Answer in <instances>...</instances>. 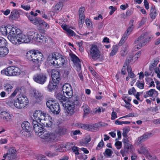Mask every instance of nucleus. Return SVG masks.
<instances>
[{
    "label": "nucleus",
    "instance_id": "1",
    "mask_svg": "<svg viewBox=\"0 0 160 160\" xmlns=\"http://www.w3.org/2000/svg\"><path fill=\"white\" fill-rule=\"evenodd\" d=\"M69 99L66 107L67 112L68 114L72 115L79 110L82 102L80 97L77 95H72Z\"/></svg>",
    "mask_w": 160,
    "mask_h": 160
},
{
    "label": "nucleus",
    "instance_id": "2",
    "mask_svg": "<svg viewBox=\"0 0 160 160\" xmlns=\"http://www.w3.org/2000/svg\"><path fill=\"white\" fill-rule=\"evenodd\" d=\"M50 63L53 66H58L59 68L65 64L67 62L66 58L58 52H55L50 54L48 58Z\"/></svg>",
    "mask_w": 160,
    "mask_h": 160
},
{
    "label": "nucleus",
    "instance_id": "3",
    "mask_svg": "<svg viewBox=\"0 0 160 160\" xmlns=\"http://www.w3.org/2000/svg\"><path fill=\"white\" fill-rule=\"evenodd\" d=\"M26 56L29 60L35 63V65L38 69L43 59L42 54L38 50H32L28 51Z\"/></svg>",
    "mask_w": 160,
    "mask_h": 160
},
{
    "label": "nucleus",
    "instance_id": "4",
    "mask_svg": "<svg viewBox=\"0 0 160 160\" xmlns=\"http://www.w3.org/2000/svg\"><path fill=\"white\" fill-rule=\"evenodd\" d=\"M46 105L50 111L54 115H57L60 113V106L55 99H49L46 102Z\"/></svg>",
    "mask_w": 160,
    "mask_h": 160
},
{
    "label": "nucleus",
    "instance_id": "5",
    "mask_svg": "<svg viewBox=\"0 0 160 160\" xmlns=\"http://www.w3.org/2000/svg\"><path fill=\"white\" fill-rule=\"evenodd\" d=\"M39 137L42 139V142L45 144H52L55 142L57 141L54 133L48 132L46 131L39 135Z\"/></svg>",
    "mask_w": 160,
    "mask_h": 160
},
{
    "label": "nucleus",
    "instance_id": "6",
    "mask_svg": "<svg viewBox=\"0 0 160 160\" xmlns=\"http://www.w3.org/2000/svg\"><path fill=\"white\" fill-rule=\"evenodd\" d=\"M88 54L89 58L94 61L99 59L101 57V52L98 47L96 45H91Z\"/></svg>",
    "mask_w": 160,
    "mask_h": 160
},
{
    "label": "nucleus",
    "instance_id": "7",
    "mask_svg": "<svg viewBox=\"0 0 160 160\" xmlns=\"http://www.w3.org/2000/svg\"><path fill=\"white\" fill-rule=\"evenodd\" d=\"M1 72L2 74L12 76H18L21 74L22 71L18 68L12 66L8 67L6 69L2 70Z\"/></svg>",
    "mask_w": 160,
    "mask_h": 160
},
{
    "label": "nucleus",
    "instance_id": "8",
    "mask_svg": "<svg viewBox=\"0 0 160 160\" xmlns=\"http://www.w3.org/2000/svg\"><path fill=\"white\" fill-rule=\"evenodd\" d=\"M145 36L144 34H142L134 41L135 44H137L134 46L135 50H138L140 49L142 46H145L150 41L151 38L148 37L145 38Z\"/></svg>",
    "mask_w": 160,
    "mask_h": 160
},
{
    "label": "nucleus",
    "instance_id": "9",
    "mask_svg": "<svg viewBox=\"0 0 160 160\" xmlns=\"http://www.w3.org/2000/svg\"><path fill=\"white\" fill-rule=\"evenodd\" d=\"M17 103L16 107L18 109H22L25 107L28 103L27 97L25 95L18 94L17 96Z\"/></svg>",
    "mask_w": 160,
    "mask_h": 160
},
{
    "label": "nucleus",
    "instance_id": "10",
    "mask_svg": "<svg viewBox=\"0 0 160 160\" xmlns=\"http://www.w3.org/2000/svg\"><path fill=\"white\" fill-rule=\"evenodd\" d=\"M33 128L34 131L36 134L39 137V135L42 134L44 132V128L42 123H40L36 120H33L32 121Z\"/></svg>",
    "mask_w": 160,
    "mask_h": 160
},
{
    "label": "nucleus",
    "instance_id": "11",
    "mask_svg": "<svg viewBox=\"0 0 160 160\" xmlns=\"http://www.w3.org/2000/svg\"><path fill=\"white\" fill-rule=\"evenodd\" d=\"M63 93L66 94L67 98H69L73 95V90L71 85L68 83L64 84L62 87Z\"/></svg>",
    "mask_w": 160,
    "mask_h": 160
},
{
    "label": "nucleus",
    "instance_id": "12",
    "mask_svg": "<svg viewBox=\"0 0 160 160\" xmlns=\"http://www.w3.org/2000/svg\"><path fill=\"white\" fill-rule=\"evenodd\" d=\"M18 37L20 44L29 42L32 39H33V36L32 35H25L22 33H18Z\"/></svg>",
    "mask_w": 160,
    "mask_h": 160
},
{
    "label": "nucleus",
    "instance_id": "13",
    "mask_svg": "<svg viewBox=\"0 0 160 160\" xmlns=\"http://www.w3.org/2000/svg\"><path fill=\"white\" fill-rule=\"evenodd\" d=\"M33 78L34 81L37 83L43 84L46 82L47 77L46 74L41 73L34 76Z\"/></svg>",
    "mask_w": 160,
    "mask_h": 160
},
{
    "label": "nucleus",
    "instance_id": "14",
    "mask_svg": "<svg viewBox=\"0 0 160 160\" xmlns=\"http://www.w3.org/2000/svg\"><path fill=\"white\" fill-rule=\"evenodd\" d=\"M158 92L154 89H151L148 91L146 92L143 97L146 98L148 97H151L153 98L152 99L150 98L153 101L155 100V98L158 97Z\"/></svg>",
    "mask_w": 160,
    "mask_h": 160
},
{
    "label": "nucleus",
    "instance_id": "15",
    "mask_svg": "<svg viewBox=\"0 0 160 160\" xmlns=\"http://www.w3.org/2000/svg\"><path fill=\"white\" fill-rule=\"evenodd\" d=\"M56 98L62 102L64 107L65 106L66 107L67 104L66 102L67 101V96L64 95L63 93H58L57 94Z\"/></svg>",
    "mask_w": 160,
    "mask_h": 160
},
{
    "label": "nucleus",
    "instance_id": "16",
    "mask_svg": "<svg viewBox=\"0 0 160 160\" xmlns=\"http://www.w3.org/2000/svg\"><path fill=\"white\" fill-rule=\"evenodd\" d=\"M51 75L52 81L56 83H59L61 79V75L59 72L57 71H54L52 72Z\"/></svg>",
    "mask_w": 160,
    "mask_h": 160
},
{
    "label": "nucleus",
    "instance_id": "17",
    "mask_svg": "<svg viewBox=\"0 0 160 160\" xmlns=\"http://www.w3.org/2000/svg\"><path fill=\"white\" fill-rule=\"evenodd\" d=\"M8 159L11 160L16 158V150L14 148H10L8 151Z\"/></svg>",
    "mask_w": 160,
    "mask_h": 160
},
{
    "label": "nucleus",
    "instance_id": "18",
    "mask_svg": "<svg viewBox=\"0 0 160 160\" xmlns=\"http://www.w3.org/2000/svg\"><path fill=\"white\" fill-rule=\"evenodd\" d=\"M32 39H34L37 42L42 43H45L48 41L46 37L41 34H37L35 38H33Z\"/></svg>",
    "mask_w": 160,
    "mask_h": 160
},
{
    "label": "nucleus",
    "instance_id": "19",
    "mask_svg": "<svg viewBox=\"0 0 160 160\" xmlns=\"http://www.w3.org/2000/svg\"><path fill=\"white\" fill-rule=\"evenodd\" d=\"M132 145L130 143L124 144L123 149H121L120 152L122 157H124L125 155V153H127L129 149L132 148Z\"/></svg>",
    "mask_w": 160,
    "mask_h": 160
},
{
    "label": "nucleus",
    "instance_id": "20",
    "mask_svg": "<svg viewBox=\"0 0 160 160\" xmlns=\"http://www.w3.org/2000/svg\"><path fill=\"white\" fill-rule=\"evenodd\" d=\"M22 127L25 132H28L30 133L32 130V127L30 123L28 121H24L21 125Z\"/></svg>",
    "mask_w": 160,
    "mask_h": 160
},
{
    "label": "nucleus",
    "instance_id": "21",
    "mask_svg": "<svg viewBox=\"0 0 160 160\" xmlns=\"http://www.w3.org/2000/svg\"><path fill=\"white\" fill-rule=\"evenodd\" d=\"M17 33H15L13 34V35L12 36H10L8 39L13 44L18 45L20 44V42H19L18 40V32Z\"/></svg>",
    "mask_w": 160,
    "mask_h": 160
},
{
    "label": "nucleus",
    "instance_id": "22",
    "mask_svg": "<svg viewBox=\"0 0 160 160\" xmlns=\"http://www.w3.org/2000/svg\"><path fill=\"white\" fill-rule=\"evenodd\" d=\"M6 32V35H8V39L9 38V36H12V35H13V34L15 33H17V32H20V29H16L14 28H9L8 27Z\"/></svg>",
    "mask_w": 160,
    "mask_h": 160
},
{
    "label": "nucleus",
    "instance_id": "23",
    "mask_svg": "<svg viewBox=\"0 0 160 160\" xmlns=\"http://www.w3.org/2000/svg\"><path fill=\"white\" fill-rule=\"evenodd\" d=\"M48 118L45 120H42V124L43 127H50L52 125V118L51 117L48 116Z\"/></svg>",
    "mask_w": 160,
    "mask_h": 160
},
{
    "label": "nucleus",
    "instance_id": "24",
    "mask_svg": "<svg viewBox=\"0 0 160 160\" xmlns=\"http://www.w3.org/2000/svg\"><path fill=\"white\" fill-rule=\"evenodd\" d=\"M152 133L146 132L143 135L138 138L137 142L138 144H140L141 142L144 141L145 140L148 139L151 136Z\"/></svg>",
    "mask_w": 160,
    "mask_h": 160
},
{
    "label": "nucleus",
    "instance_id": "25",
    "mask_svg": "<svg viewBox=\"0 0 160 160\" xmlns=\"http://www.w3.org/2000/svg\"><path fill=\"white\" fill-rule=\"evenodd\" d=\"M56 133L59 135H64L66 134L68 132L67 129L62 127H59L56 130Z\"/></svg>",
    "mask_w": 160,
    "mask_h": 160
},
{
    "label": "nucleus",
    "instance_id": "26",
    "mask_svg": "<svg viewBox=\"0 0 160 160\" xmlns=\"http://www.w3.org/2000/svg\"><path fill=\"white\" fill-rule=\"evenodd\" d=\"M58 83L53 82L52 80L50 81L47 87L48 90L49 92H52L57 88V85Z\"/></svg>",
    "mask_w": 160,
    "mask_h": 160
},
{
    "label": "nucleus",
    "instance_id": "27",
    "mask_svg": "<svg viewBox=\"0 0 160 160\" xmlns=\"http://www.w3.org/2000/svg\"><path fill=\"white\" fill-rule=\"evenodd\" d=\"M19 17V13L16 9L13 10L11 12L9 16V19L11 20L16 19Z\"/></svg>",
    "mask_w": 160,
    "mask_h": 160
},
{
    "label": "nucleus",
    "instance_id": "28",
    "mask_svg": "<svg viewBox=\"0 0 160 160\" xmlns=\"http://www.w3.org/2000/svg\"><path fill=\"white\" fill-rule=\"evenodd\" d=\"M9 52V50L5 46L0 47V57H3L6 56Z\"/></svg>",
    "mask_w": 160,
    "mask_h": 160
},
{
    "label": "nucleus",
    "instance_id": "29",
    "mask_svg": "<svg viewBox=\"0 0 160 160\" xmlns=\"http://www.w3.org/2000/svg\"><path fill=\"white\" fill-rule=\"evenodd\" d=\"M34 97L37 102H39L42 99L43 95L38 91H35L34 92Z\"/></svg>",
    "mask_w": 160,
    "mask_h": 160
},
{
    "label": "nucleus",
    "instance_id": "30",
    "mask_svg": "<svg viewBox=\"0 0 160 160\" xmlns=\"http://www.w3.org/2000/svg\"><path fill=\"white\" fill-rule=\"evenodd\" d=\"M0 115L3 116V119L7 121H9L11 119L12 116L11 115L5 111L2 112L0 113Z\"/></svg>",
    "mask_w": 160,
    "mask_h": 160
},
{
    "label": "nucleus",
    "instance_id": "31",
    "mask_svg": "<svg viewBox=\"0 0 160 160\" xmlns=\"http://www.w3.org/2000/svg\"><path fill=\"white\" fill-rule=\"evenodd\" d=\"M43 112L40 110H37L33 113V117L36 120H38Z\"/></svg>",
    "mask_w": 160,
    "mask_h": 160
},
{
    "label": "nucleus",
    "instance_id": "32",
    "mask_svg": "<svg viewBox=\"0 0 160 160\" xmlns=\"http://www.w3.org/2000/svg\"><path fill=\"white\" fill-rule=\"evenodd\" d=\"M86 128L85 130L91 131H97L98 130V127L92 126L91 125L86 124Z\"/></svg>",
    "mask_w": 160,
    "mask_h": 160
},
{
    "label": "nucleus",
    "instance_id": "33",
    "mask_svg": "<svg viewBox=\"0 0 160 160\" xmlns=\"http://www.w3.org/2000/svg\"><path fill=\"white\" fill-rule=\"evenodd\" d=\"M71 58L72 61H73L75 65L81 64L80 59L78 58L75 54H72L71 56Z\"/></svg>",
    "mask_w": 160,
    "mask_h": 160
},
{
    "label": "nucleus",
    "instance_id": "34",
    "mask_svg": "<svg viewBox=\"0 0 160 160\" xmlns=\"http://www.w3.org/2000/svg\"><path fill=\"white\" fill-rule=\"evenodd\" d=\"M52 146H54L55 151L59 152H61L63 148H67V146H64L62 144H59L57 145H51L50 147Z\"/></svg>",
    "mask_w": 160,
    "mask_h": 160
},
{
    "label": "nucleus",
    "instance_id": "35",
    "mask_svg": "<svg viewBox=\"0 0 160 160\" xmlns=\"http://www.w3.org/2000/svg\"><path fill=\"white\" fill-rule=\"evenodd\" d=\"M63 6V4L62 2H59L55 5L54 10L57 12L62 10Z\"/></svg>",
    "mask_w": 160,
    "mask_h": 160
},
{
    "label": "nucleus",
    "instance_id": "36",
    "mask_svg": "<svg viewBox=\"0 0 160 160\" xmlns=\"http://www.w3.org/2000/svg\"><path fill=\"white\" fill-rule=\"evenodd\" d=\"M8 103L11 104V105L13 104L16 107V103H17V98L15 99V98L10 96L8 98Z\"/></svg>",
    "mask_w": 160,
    "mask_h": 160
},
{
    "label": "nucleus",
    "instance_id": "37",
    "mask_svg": "<svg viewBox=\"0 0 160 160\" xmlns=\"http://www.w3.org/2000/svg\"><path fill=\"white\" fill-rule=\"evenodd\" d=\"M16 89H17L18 93H20L19 94L24 95L23 94L26 92L25 88L23 87H17Z\"/></svg>",
    "mask_w": 160,
    "mask_h": 160
},
{
    "label": "nucleus",
    "instance_id": "38",
    "mask_svg": "<svg viewBox=\"0 0 160 160\" xmlns=\"http://www.w3.org/2000/svg\"><path fill=\"white\" fill-rule=\"evenodd\" d=\"M118 47L117 45H114L112 48V50L110 53V56H113L115 55L118 51Z\"/></svg>",
    "mask_w": 160,
    "mask_h": 160
},
{
    "label": "nucleus",
    "instance_id": "39",
    "mask_svg": "<svg viewBox=\"0 0 160 160\" xmlns=\"http://www.w3.org/2000/svg\"><path fill=\"white\" fill-rule=\"evenodd\" d=\"M13 88V87L10 84L7 83L5 84L4 86V90L7 92H10Z\"/></svg>",
    "mask_w": 160,
    "mask_h": 160
},
{
    "label": "nucleus",
    "instance_id": "40",
    "mask_svg": "<svg viewBox=\"0 0 160 160\" xmlns=\"http://www.w3.org/2000/svg\"><path fill=\"white\" fill-rule=\"evenodd\" d=\"M8 27L4 25H2L0 28V31L4 35H6V31Z\"/></svg>",
    "mask_w": 160,
    "mask_h": 160
},
{
    "label": "nucleus",
    "instance_id": "41",
    "mask_svg": "<svg viewBox=\"0 0 160 160\" xmlns=\"http://www.w3.org/2000/svg\"><path fill=\"white\" fill-rule=\"evenodd\" d=\"M132 56H130L128 57L126 59L125 62H124L123 67H126L127 66H128L131 60H132Z\"/></svg>",
    "mask_w": 160,
    "mask_h": 160
},
{
    "label": "nucleus",
    "instance_id": "42",
    "mask_svg": "<svg viewBox=\"0 0 160 160\" xmlns=\"http://www.w3.org/2000/svg\"><path fill=\"white\" fill-rule=\"evenodd\" d=\"M157 14L156 10L150 11L149 15L150 18L152 19L153 20L155 18Z\"/></svg>",
    "mask_w": 160,
    "mask_h": 160
},
{
    "label": "nucleus",
    "instance_id": "43",
    "mask_svg": "<svg viewBox=\"0 0 160 160\" xmlns=\"http://www.w3.org/2000/svg\"><path fill=\"white\" fill-rule=\"evenodd\" d=\"M7 44V41L4 38L2 37H0V47L5 46Z\"/></svg>",
    "mask_w": 160,
    "mask_h": 160
},
{
    "label": "nucleus",
    "instance_id": "44",
    "mask_svg": "<svg viewBox=\"0 0 160 160\" xmlns=\"http://www.w3.org/2000/svg\"><path fill=\"white\" fill-rule=\"evenodd\" d=\"M129 127H127L123 129L122 136L124 137H128L127 134L129 131Z\"/></svg>",
    "mask_w": 160,
    "mask_h": 160
},
{
    "label": "nucleus",
    "instance_id": "45",
    "mask_svg": "<svg viewBox=\"0 0 160 160\" xmlns=\"http://www.w3.org/2000/svg\"><path fill=\"white\" fill-rule=\"evenodd\" d=\"M41 21V20L40 18L35 17L31 22L35 25H36L38 24H40Z\"/></svg>",
    "mask_w": 160,
    "mask_h": 160
},
{
    "label": "nucleus",
    "instance_id": "46",
    "mask_svg": "<svg viewBox=\"0 0 160 160\" xmlns=\"http://www.w3.org/2000/svg\"><path fill=\"white\" fill-rule=\"evenodd\" d=\"M85 10V8L84 7H82L79 8L78 11L79 17L85 16L84 13Z\"/></svg>",
    "mask_w": 160,
    "mask_h": 160
},
{
    "label": "nucleus",
    "instance_id": "47",
    "mask_svg": "<svg viewBox=\"0 0 160 160\" xmlns=\"http://www.w3.org/2000/svg\"><path fill=\"white\" fill-rule=\"evenodd\" d=\"M40 25H42L43 27L45 29H48L49 27V25L48 24L45 22L43 20H41V21L40 22Z\"/></svg>",
    "mask_w": 160,
    "mask_h": 160
},
{
    "label": "nucleus",
    "instance_id": "48",
    "mask_svg": "<svg viewBox=\"0 0 160 160\" xmlns=\"http://www.w3.org/2000/svg\"><path fill=\"white\" fill-rule=\"evenodd\" d=\"M122 142H121L117 141L115 143V145L117 149H120L122 147Z\"/></svg>",
    "mask_w": 160,
    "mask_h": 160
},
{
    "label": "nucleus",
    "instance_id": "49",
    "mask_svg": "<svg viewBox=\"0 0 160 160\" xmlns=\"http://www.w3.org/2000/svg\"><path fill=\"white\" fill-rule=\"evenodd\" d=\"M159 58H157L153 59V62L151 63V64L152 66H154L155 67H156L159 61Z\"/></svg>",
    "mask_w": 160,
    "mask_h": 160
},
{
    "label": "nucleus",
    "instance_id": "50",
    "mask_svg": "<svg viewBox=\"0 0 160 160\" xmlns=\"http://www.w3.org/2000/svg\"><path fill=\"white\" fill-rule=\"evenodd\" d=\"M134 28V26L133 24L131 25L128 28L125 32L128 33V35H129Z\"/></svg>",
    "mask_w": 160,
    "mask_h": 160
},
{
    "label": "nucleus",
    "instance_id": "51",
    "mask_svg": "<svg viewBox=\"0 0 160 160\" xmlns=\"http://www.w3.org/2000/svg\"><path fill=\"white\" fill-rule=\"evenodd\" d=\"M84 105H83L82 107V108H83V110L85 114H88L90 112V110L89 109V108L88 106H86L84 108Z\"/></svg>",
    "mask_w": 160,
    "mask_h": 160
},
{
    "label": "nucleus",
    "instance_id": "52",
    "mask_svg": "<svg viewBox=\"0 0 160 160\" xmlns=\"http://www.w3.org/2000/svg\"><path fill=\"white\" fill-rule=\"evenodd\" d=\"M136 84L137 87L140 89H142L144 88V84L143 83H140L139 81H138Z\"/></svg>",
    "mask_w": 160,
    "mask_h": 160
},
{
    "label": "nucleus",
    "instance_id": "53",
    "mask_svg": "<svg viewBox=\"0 0 160 160\" xmlns=\"http://www.w3.org/2000/svg\"><path fill=\"white\" fill-rule=\"evenodd\" d=\"M104 145L103 141L102 140L98 144L97 147L96 148V149L99 150L100 148H102Z\"/></svg>",
    "mask_w": 160,
    "mask_h": 160
},
{
    "label": "nucleus",
    "instance_id": "54",
    "mask_svg": "<svg viewBox=\"0 0 160 160\" xmlns=\"http://www.w3.org/2000/svg\"><path fill=\"white\" fill-rule=\"evenodd\" d=\"M85 16L79 17V25H82L84 22Z\"/></svg>",
    "mask_w": 160,
    "mask_h": 160
},
{
    "label": "nucleus",
    "instance_id": "55",
    "mask_svg": "<svg viewBox=\"0 0 160 160\" xmlns=\"http://www.w3.org/2000/svg\"><path fill=\"white\" fill-rule=\"evenodd\" d=\"M71 71V68L69 67L68 68V69L65 70L64 72V75L65 77L67 78L68 77V75L69 74L70 71Z\"/></svg>",
    "mask_w": 160,
    "mask_h": 160
},
{
    "label": "nucleus",
    "instance_id": "56",
    "mask_svg": "<svg viewBox=\"0 0 160 160\" xmlns=\"http://www.w3.org/2000/svg\"><path fill=\"white\" fill-rule=\"evenodd\" d=\"M45 114L43 112L41 117L38 120L39 121V122L42 124V120H45V119H47L48 117L45 116Z\"/></svg>",
    "mask_w": 160,
    "mask_h": 160
},
{
    "label": "nucleus",
    "instance_id": "57",
    "mask_svg": "<svg viewBox=\"0 0 160 160\" xmlns=\"http://www.w3.org/2000/svg\"><path fill=\"white\" fill-rule=\"evenodd\" d=\"M85 22L88 27H90L92 26V22L89 19L87 18L86 19Z\"/></svg>",
    "mask_w": 160,
    "mask_h": 160
},
{
    "label": "nucleus",
    "instance_id": "58",
    "mask_svg": "<svg viewBox=\"0 0 160 160\" xmlns=\"http://www.w3.org/2000/svg\"><path fill=\"white\" fill-rule=\"evenodd\" d=\"M148 152V151L146 148L143 147H142L141 148L140 153H147Z\"/></svg>",
    "mask_w": 160,
    "mask_h": 160
},
{
    "label": "nucleus",
    "instance_id": "59",
    "mask_svg": "<svg viewBox=\"0 0 160 160\" xmlns=\"http://www.w3.org/2000/svg\"><path fill=\"white\" fill-rule=\"evenodd\" d=\"M75 66L76 68V70L78 72V73L82 72L81 64L75 65Z\"/></svg>",
    "mask_w": 160,
    "mask_h": 160
},
{
    "label": "nucleus",
    "instance_id": "60",
    "mask_svg": "<svg viewBox=\"0 0 160 160\" xmlns=\"http://www.w3.org/2000/svg\"><path fill=\"white\" fill-rule=\"evenodd\" d=\"M105 153L108 156H111L112 154V151L109 149H106Z\"/></svg>",
    "mask_w": 160,
    "mask_h": 160
},
{
    "label": "nucleus",
    "instance_id": "61",
    "mask_svg": "<svg viewBox=\"0 0 160 160\" xmlns=\"http://www.w3.org/2000/svg\"><path fill=\"white\" fill-rule=\"evenodd\" d=\"M136 92V90L134 87H132L131 89H129L128 91V93L129 94L131 95L132 93L134 94Z\"/></svg>",
    "mask_w": 160,
    "mask_h": 160
},
{
    "label": "nucleus",
    "instance_id": "62",
    "mask_svg": "<svg viewBox=\"0 0 160 160\" xmlns=\"http://www.w3.org/2000/svg\"><path fill=\"white\" fill-rule=\"evenodd\" d=\"M72 150L75 152L76 155H78L79 153L78 152V148L77 147L74 146L72 148Z\"/></svg>",
    "mask_w": 160,
    "mask_h": 160
},
{
    "label": "nucleus",
    "instance_id": "63",
    "mask_svg": "<svg viewBox=\"0 0 160 160\" xmlns=\"http://www.w3.org/2000/svg\"><path fill=\"white\" fill-rule=\"evenodd\" d=\"M68 33V34L71 36H73L75 35V33L72 30L69 29L68 30V31L67 32Z\"/></svg>",
    "mask_w": 160,
    "mask_h": 160
},
{
    "label": "nucleus",
    "instance_id": "64",
    "mask_svg": "<svg viewBox=\"0 0 160 160\" xmlns=\"http://www.w3.org/2000/svg\"><path fill=\"white\" fill-rule=\"evenodd\" d=\"M117 118V113L114 111L112 112V113L111 115V119L112 120H114Z\"/></svg>",
    "mask_w": 160,
    "mask_h": 160
}]
</instances>
